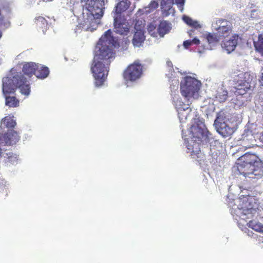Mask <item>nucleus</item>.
Returning <instances> with one entry per match:
<instances>
[{
    "mask_svg": "<svg viewBox=\"0 0 263 263\" xmlns=\"http://www.w3.org/2000/svg\"><path fill=\"white\" fill-rule=\"evenodd\" d=\"M188 135L182 129V137L187 147V153H191L193 158L200 157V144L210 142L211 146H216L219 147L220 143L218 140H214L211 135L207 130L203 120L199 118H194L192 124L187 131Z\"/></svg>",
    "mask_w": 263,
    "mask_h": 263,
    "instance_id": "f257e3e1",
    "label": "nucleus"
},
{
    "mask_svg": "<svg viewBox=\"0 0 263 263\" xmlns=\"http://www.w3.org/2000/svg\"><path fill=\"white\" fill-rule=\"evenodd\" d=\"M252 198L245 197L242 203L239 199L234 200L235 204L232 205L231 202L228 203L229 206H232L231 213L233 218L237 221L238 226L240 229L244 231L246 229L245 226H248L256 232L263 233V218L259 220H253L247 221V219L252 218L257 213V205L252 204Z\"/></svg>",
    "mask_w": 263,
    "mask_h": 263,
    "instance_id": "f03ea898",
    "label": "nucleus"
},
{
    "mask_svg": "<svg viewBox=\"0 0 263 263\" xmlns=\"http://www.w3.org/2000/svg\"><path fill=\"white\" fill-rule=\"evenodd\" d=\"M18 88L21 94L28 97L30 93V83L21 72L9 74L3 79V92L5 98V104L10 107L18 106L19 101L14 96L15 89Z\"/></svg>",
    "mask_w": 263,
    "mask_h": 263,
    "instance_id": "7ed1b4c3",
    "label": "nucleus"
},
{
    "mask_svg": "<svg viewBox=\"0 0 263 263\" xmlns=\"http://www.w3.org/2000/svg\"><path fill=\"white\" fill-rule=\"evenodd\" d=\"M85 13L87 17L83 16V20L77 26L78 29L93 31L100 24V18L103 16L104 5V0H85ZM85 12L83 13V14Z\"/></svg>",
    "mask_w": 263,
    "mask_h": 263,
    "instance_id": "20e7f679",
    "label": "nucleus"
},
{
    "mask_svg": "<svg viewBox=\"0 0 263 263\" xmlns=\"http://www.w3.org/2000/svg\"><path fill=\"white\" fill-rule=\"evenodd\" d=\"M237 170L246 179H258L263 176V162L255 155L246 153L238 159Z\"/></svg>",
    "mask_w": 263,
    "mask_h": 263,
    "instance_id": "39448f33",
    "label": "nucleus"
},
{
    "mask_svg": "<svg viewBox=\"0 0 263 263\" xmlns=\"http://www.w3.org/2000/svg\"><path fill=\"white\" fill-rule=\"evenodd\" d=\"M118 40L112 35L110 29L106 31L97 43L93 59L110 63L115 57L114 48L119 46Z\"/></svg>",
    "mask_w": 263,
    "mask_h": 263,
    "instance_id": "423d86ee",
    "label": "nucleus"
},
{
    "mask_svg": "<svg viewBox=\"0 0 263 263\" xmlns=\"http://www.w3.org/2000/svg\"><path fill=\"white\" fill-rule=\"evenodd\" d=\"M241 121L240 115L221 110L217 114L214 125L217 132L223 137L226 138L234 133Z\"/></svg>",
    "mask_w": 263,
    "mask_h": 263,
    "instance_id": "0eeeda50",
    "label": "nucleus"
},
{
    "mask_svg": "<svg viewBox=\"0 0 263 263\" xmlns=\"http://www.w3.org/2000/svg\"><path fill=\"white\" fill-rule=\"evenodd\" d=\"M178 72L182 76L180 78V91L184 99L183 102L187 104L190 107V104L199 96L201 83L197 79L195 74H192V76L188 75L186 72L183 73L180 71Z\"/></svg>",
    "mask_w": 263,
    "mask_h": 263,
    "instance_id": "6e6552de",
    "label": "nucleus"
},
{
    "mask_svg": "<svg viewBox=\"0 0 263 263\" xmlns=\"http://www.w3.org/2000/svg\"><path fill=\"white\" fill-rule=\"evenodd\" d=\"M173 72L167 73L166 76L169 79L170 82V88L171 91V96L174 105L178 112V118L180 123L182 124L185 122L187 117L193 116L191 113L192 109L188 106L187 104L183 102L182 99L178 94L176 93L178 91L179 86V80L176 79L178 74H173Z\"/></svg>",
    "mask_w": 263,
    "mask_h": 263,
    "instance_id": "1a4fd4ad",
    "label": "nucleus"
},
{
    "mask_svg": "<svg viewBox=\"0 0 263 263\" xmlns=\"http://www.w3.org/2000/svg\"><path fill=\"white\" fill-rule=\"evenodd\" d=\"M109 64L110 63H106L103 61L93 59L91 71L96 87H101L104 84L109 71Z\"/></svg>",
    "mask_w": 263,
    "mask_h": 263,
    "instance_id": "9d476101",
    "label": "nucleus"
},
{
    "mask_svg": "<svg viewBox=\"0 0 263 263\" xmlns=\"http://www.w3.org/2000/svg\"><path fill=\"white\" fill-rule=\"evenodd\" d=\"M22 71L29 78L34 74L40 79L46 78L49 74V70L47 67L32 62L24 63Z\"/></svg>",
    "mask_w": 263,
    "mask_h": 263,
    "instance_id": "9b49d317",
    "label": "nucleus"
},
{
    "mask_svg": "<svg viewBox=\"0 0 263 263\" xmlns=\"http://www.w3.org/2000/svg\"><path fill=\"white\" fill-rule=\"evenodd\" d=\"M253 76L250 72H240L233 77V81L235 83L234 87L237 94L242 95L254 85L252 82Z\"/></svg>",
    "mask_w": 263,
    "mask_h": 263,
    "instance_id": "f8f14e48",
    "label": "nucleus"
},
{
    "mask_svg": "<svg viewBox=\"0 0 263 263\" xmlns=\"http://www.w3.org/2000/svg\"><path fill=\"white\" fill-rule=\"evenodd\" d=\"M143 66L138 61L130 64L124 72L123 77L127 86L136 82L142 76Z\"/></svg>",
    "mask_w": 263,
    "mask_h": 263,
    "instance_id": "ddd939ff",
    "label": "nucleus"
},
{
    "mask_svg": "<svg viewBox=\"0 0 263 263\" xmlns=\"http://www.w3.org/2000/svg\"><path fill=\"white\" fill-rule=\"evenodd\" d=\"M212 28L213 30L216 31V33L218 36H228L232 32V23L222 18H215L212 24Z\"/></svg>",
    "mask_w": 263,
    "mask_h": 263,
    "instance_id": "4468645a",
    "label": "nucleus"
},
{
    "mask_svg": "<svg viewBox=\"0 0 263 263\" xmlns=\"http://www.w3.org/2000/svg\"><path fill=\"white\" fill-rule=\"evenodd\" d=\"M145 23L142 21H136L135 25V34L132 40V43L134 47H139L142 45V44L145 40V36L144 35V30Z\"/></svg>",
    "mask_w": 263,
    "mask_h": 263,
    "instance_id": "2eb2a0df",
    "label": "nucleus"
},
{
    "mask_svg": "<svg viewBox=\"0 0 263 263\" xmlns=\"http://www.w3.org/2000/svg\"><path fill=\"white\" fill-rule=\"evenodd\" d=\"M114 20L115 32L121 35L127 34L129 32L128 23L122 17L115 15L112 16Z\"/></svg>",
    "mask_w": 263,
    "mask_h": 263,
    "instance_id": "dca6fc26",
    "label": "nucleus"
},
{
    "mask_svg": "<svg viewBox=\"0 0 263 263\" xmlns=\"http://www.w3.org/2000/svg\"><path fill=\"white\" fill-rule=\"evenodd\" d=\"M238 35H233L230 39L225 40L222 44V47L228 53H230L235 49L238 43Z\"/></svg>",
    "mask_w": 263,
    "mask_h": 263,
    "instance_id": "f3484780",
    "label": "nucleus"
},
{
    "mask_svg": "<svg viewBox=\"0 0 263 263\" xmlns=\"http://www.w3.org/2000/svg\"><path fill=\"white\" fill-rule=\"evenodd\" d=\"M130 4V3L128 0H117L115 10L111 13L112 16L116 15L118 17H121V13L127 10Z\"/></svg>",
    "mask_w": 263,
    "mask_h": 263,
    "instance_id": "a211bd4d",
    "label": "nucleus"
},
{
    "mask_svg": "<svg viewBox=\"0 0 263 263\" xmlns=\"http://www.w3.org/2000/svg\"><path fill=\"white\" fill-rule=\"evenodd\" d=\"M174 4V0L161 1L160 6L164 15L168 16L174 13L175 10L173 8Z\"/></svg>",
    "mask_w": 263,
    "mask_h": 263,
    "instance_id": "6ab92c4d",
    "label": "nucleus"
},
{
    "mask_svg": "<svg viewBox=\"0 0 263 263\" xmlns=\"http://www.w3.org/2000/svg\"><path fill=\"white\" fill-rule=\"evenodd\" d=\"M172 28L171 24L167 21H162L160 23L158 28L157 29L158 31V35L160 37H163L164 35L168 33Z\"/></svg>",
    "mask_w": 263,
    "mask_h": 263,
    "instance_id": "aec40b11",
    "label": "nucleus"
},
{
    "mask_svg": "<svg viewBox=\"0 0 263 263\" xmlns=\"http://www.w3.org/2000/svg\"><path fill=\"white\" fill-rule=\"evenodd\" d=\"M220 36H218L215 33V34L212 33H209L206 35V40L209 44L204 48L205 49L211 50L212 46H214L219 40Z\"/></svg>",
    "mask_w": 263,
    "mask_h": 263,
    "instance_id": "412c9836",
    "label": "nucleus"
},
{
    "mask_svg": "<svg viewBox=\"0 0 263 263\" xmlns=\"http://www.w3.org/2000/svg\"><path fill=\"white\" fill-rule=\"evenodd\" d=\"M228 98V91L223 86L219 87L215 94V98L220 102H223L226 101Z\"/></svg>",
    "mask_w": 263,
    "mask_h": 263,
    "instance_id": "4be33fe9",
    "label": "nucleus"
},
{
    "mask_svg": "<svg viewBox=\"0 0 263 263\" xmlns=\"http://www.w3.org/2000/svg\"><path fill=\"white\" fill-rule=\"evenodd\" d=\"M6 134L8 142H10L9 145L15 144L20 140V136L14 130H8Z\"/></svg>",
    "mask_w": 263,
    "mask_h": 263,
    "instance_id": "5701e85b",
    "label": "nucleus"
},
{
    "mask_svg": "<svg viewBox=\"0 0 263 263\" xmlns=\"http://www.w3.org/2000/svg\"><path fill=\"white\" fill-rule=\"evenodd\" d=\"M3 157L6 163H10L11 164H16L18 161L17 156L16 154H13L11 152L4 153Z\"/></svg>",
    "mask_w": 263,
    "mask_h": 263,
    "instance_id": "b1692460",
    "label": "nucleus"
},
{
    "mask_svg": "<svg viewBox=\"0 0 263 263\" xmlns=\"http://www.w3.org/2000/svg\"><path fill=\"white\" fill-rule=\"evenodd\" d=\"M13 118V116H10L5 117L2 121V126H5L8 128L14 127L16 125V123Z\"/></svg>",
    "mask_w": 263,
    "mask_h": 263,
    "instance_id": "393cba45",
    "label": "nucleus"
},
{
    "mask_svg": "<svg viewBox=\"0 0 263 263\" xmlns=\"http://www.w3.org/2000/svg\"><path fill=\"white\" fill-rule=\"evenodd\" d=\"M159 22L156 21L149 23L147 26V31L148 33L154 37H157L158 31H157L156 27L157 26Z\"/></svg>",
    "mask_w": 263,
    "mask_h": 263,
    "instance_id": "a878e982",
    "label": "nucleus"
},
{
    "mask_svg": "<svg viewBox=\"0 0 263 263\" xmlns=\"http://www.w3.org/2000/svg\"><path fill=\"white\" fill-rule=\"evenodd\" d=\"M158 2L156 1H153L151 2L149 5L147 7H145L142 10H140L139 12H142L143 14L144 13H145L147 14L148 13L152 12L154 10H155L158 7Z\"/></svg>",
    "mask_w": 263,
    "mask_h": 263,
    "instance_id": "bb28decb",
    "label": "nucleus"
},
{
    "mask_svg": "<svg viewBox=\"0 0 263 263\" xmlns=\"http://www.w3.org/2000/svg\"><path fill=\"white\" fill-rule=\"evenodd\" d=\"M254 45L256 50L263 55V34L258 35V40L254 41Z\"/></svg>",
    "mask_w": 263,
    "mask_h": 263,
    "instance_id": "cd10ccee",
    "label": "nucleus"
},
{
    "mask_svg": "<svg viewBox=\"0 0 263 263\" xmlns=\"http://www.w3.org/2000/svg\"><path fill=\"white\" fill-rule=\"evenodd\" d=\"M182 20L186 24L195 28L201 27V25L199 24L198 22L193 20L191 18L186 15H183Z\"/></svg>",
    "mask_w": 263,
    "mask_h": 263,
    "instance_id": "c85d7f7f",
    "label": "nucleus"
},
{
    "mask_svg": "<svg viewBox=\"0 0 263 263\" xmlns=\"http://www.w3.org/2000/svg\"><path fill=\"white\" fill-rule=\"evenodd\" d=\"M242 143L245 144L247 141H249L251 142H253L254 140V137L253 135L252 134V132L248 130L246 131L245 130V133L242 135Z\"/></svg>",
    "mask_w": 263,
    "mask_h": 263,
    "instance_id": "c756f323",
    "label": "nucleus"
},
{
    "mask_svg": "<svg viewBox=\"0 0 263 263\" xmlns=\"http://www.w3.org/2000/svg\"><path fill=\"white\" fill-rule=\"evenodd\" d=\"M200 43V41L196 37L193 40H188L183 42V46L185 49H188L190 46L193 44L198 45Z\"/></svg>",
    "mask_w": 263,
    "mask_h": 263,
    "instance_id": "7c9ffc66",
    "label": "nucleus"
},
{
    "mask_svg": "<svg viewBox=\"0 0 263 263\" xmlns=\"http://www.w3.org/2000/svg\"><path fill=\"white\" fill-rule=\"evenodd\" d=\"M35 22L37 26L42 28L46 27L47 25L46 20L43 16H39L35 17Z\"/></svg>",
    "mask_w": 263,
    "mask_h": 263,
    "instance_id": "2f4dec72",
    "label": "nucleus"
},
{
    "mask_svg": "<svg viewBox=\"0 0 263 263\" xmlns=\"http://www.w3.org/2000/svg\"><path fill=\"white\" fill-rule=\"evenodd\" d=\"M9 186V183L3 178H0V192L7 193Z\"/></svg>",
    "mask_w": 263,
    "mask_h": 263,
    "instance_id": "473e14b6",
    "label": "nucleus"
},
{
    "mask_svg": "<svg viewBox=\"0 0 263 263\" xmlns=\"http://www.w3.org/2000/svg\"><path fill=\"white\" fill-rule=\"evenodd\" d=\"M0 145H9L10 142H8V139L6 133L4 134H0Z\"/></svg>",
    "mask_w": 263,
    "mask_h": 263,
    "instance_id": "72a5a7b5",
    "label": "nucleus"
},
{
    "mask_svg": "<svg viewBox=\"0 0 263 263\" xmlns=\"http://www.w3.org/2000/svg\"><path fill=\"white\" fill-rule=\"evenodd\" d=\"M10 23L7 20H4L3 18H0V27L2 28H7L9 26Z\"/></svg>",
    "mask_w": 263,
    "mask_h": 263,
    "instance_id": "f704fd0d",
    "label": "nucleus"
},
{
    "mask_svg": "<svg viewBox=\"0 0 263 263\" xmlns=\"http://www.w3.org/2000/svg\"><path fill=\"white\" fill-rule=\"evenodd\" d=\"M175 4L178 6L180 11L182 12L185 0H175Z\"/></svg>",
    "mask_w": 263,
    "mask_h": 263,
    "instance_id": "c9c22d12",
    "label": "nucleus"
},
{
    "mask_svg": "<svg viewBox=\"0 0 263 263\" xmlns=\"http://www.w3.org/2000/svg\"><path fill=\"white\" fill-rule=\"evenodd\" d=\"M260 11L258 9H253L251 10L250 16L252 18H256L259 16Z\"/></svg>",
    "mask_w": 263,
    "mask_h": 263,
    "instance_id": "e433bc0d",
    "label": "nucleus"
},
{
    "mask_svg": "<svg viewBox=\"0 0 263 263\" xmlns=\"http://www.w3.org/2000/svg\"><path fill=\"white\" fill-rule=\"evenodd\" d=\"M166 64H167V66L168 68V73H171V71H172L173 72L172 73L173 74L177 73L176 72H175L173 68V64L171 61H167Z\"/></svg>",
    "mask_w": 263,
    "mask_h": 263,
    "instance_id": "4c0bfd02",
    "label": "nucleus"
},
{
    "mask_svg": "<svg viewBox=\"0 0 263 263\" xmlns=\"http://www.w3.org/2000/svg\"><path fill=\"white\" fill-rule=\"evenodd\" d=\"M194 31H195L194 30H191L189 31L188 34H189V36L192 37Z\"/></svg>",
    "mask_w": 263,
    "mask_h": 263,
    "instance_id": "58836bf2",
    "label": "nucleus"
},
{
    "mask_svg": "<svg viewBox=\"0 0 263 263\" xmlns=\"http://www.w3.org/2000/svg\"><path fill=\"white\" fill-rule=\"evenodd\" d=\"M4 153L2 152V149L0 148V158L3 157V154Z\"/></svg>",
    "mask_w": 263,
    "mask_h": 263,
    "instance_id": "ea45409f",
    "label": "nucleus"
},
{
    "mask_svg": "<svg viewBox=\"0 0 263 263\" xmlns=\"http://www.w3.org/2000/svg\"><path fill=\"white\" fill-rule=\"evenodd\" d=\"M260 140L261 141L263 142V133H262L261 135L260 136Z\"/></svg>",
    "mask_w": 263,
    "mask_h": 263,
    "instance_id": "a19ab883",
    "label": "nucleus"
},
{
    "mask_svg": "<svg viewBox=\"0 0 263 263\" xmlns=\"http://www.w3.org/2000/svg\"><path fill=\"white\" fill-rule=\"evenodd\" d=\"M2 32L0 31V39H1V37H2Z\"/></svg>",
    "mask_w": 263,
    "mask_h": 263,
    "instance_id": "79ce46f5",
    "label": "nucleus"
},
{
    "mask_svg": "<svg viewBox=\"0 0 263 263\" xmlns=\"http://www.w3.org/2000/svg\"><path fill=\"white\" fill-rule=\"evenodd\" d=\"M40 72L42 73H43V71H40Z\"/></svg>",
    "mask_w": 263,
    "mask_h": 263,
    "instance_id": "37998d69",
    "label": "nucleus"
}]
</instances>
